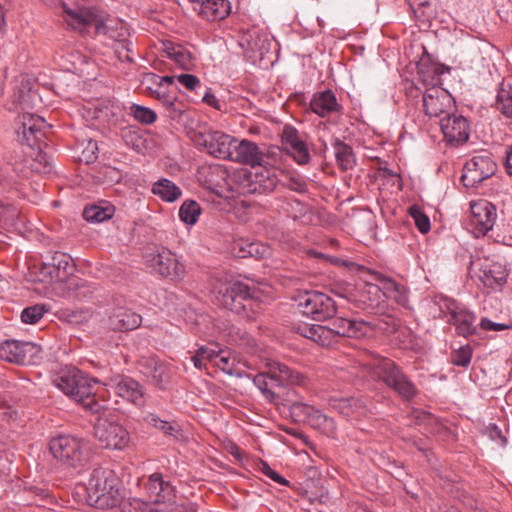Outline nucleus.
<instances>
[{"instance_id": "nucleus-1", "label": "nucleus", "mask_w": 512, "mask_h": 512, "mask_svg": "<svg viewBox=\"0 0 512 512\" xmlns=\"http://www.w3.org/2000/svg\"><path fill=\"white\" fill-rule=\"evenodd\" d=\"M63 8L65 21L72 29L85 32L88 28L94 27L97 34L106 35L118 43L115 49L120 56L122 54L121 50H125L127 53L124 58L127 61H133L128 54L131 51V43L127 41L129 31L123 21L110 17L95 8H69L65 3H63Z\"/></svg>"}, {"instance_id": "nucleus-2", "label": "nucleus", "mask_w": 512, "mask_h": 512, "mask_svg": "<svg viewBox=\"0 0 512 512\" xmlns=\"http://www.w3.org/2000/svg\"><path fill=\"white\" fill-rule=\"evenodd\" d=\"M54 384L64 394L81 403L90 413L99 417L105 414L106 401L99 402L96 399L99 380L87 376L77 368H70L60 372L54 379Z\"/></svg>"}, {"instance_id": "nucleus-3", "label": "nucleus", "mask_w": 512, "mask_h": 512, "mask_svg": "<svg viewBox=\"0 0 512 512\" xmlns=\"http://www.w3.org/2000/svg\"><path fill=\"white\" fill-rule=\"evenodd\" d=\"M368 323L363 320H352L335 317L329 326L302 323L295 328L301 336L321 346H329L337 336L360 338L367 332Z\"/></svg>"}, {"instance_id": "nucleus-4", "label": "nucleus", "mask_w": 512, "mask_h": 512, "mask_svg": "<svg viewBox=\"0 0 512 512\" xmlns=\"http://www.w3.org/2000/svg\"><path fill=\"white\" fill-rule=\"evenodd\" d=\"M87 500L97 509H112L121 504L124 491L116 474L106 468L94 469L88 479Z\"/></svg>"}, {"instance_id": "nucleus-5", "label": "nucleus", "mask_w": 512, "mask_h": 512, "mask_svg": "<svg viewBox=\"0 0 512 512\" xmlns=\"http://www.w3.org/2000/svg\"><path fill=\"white\" fill-rule=\"evenodd\" d=\"M306 381L303 374L279 362L270 364L267 372L259 373L253 377L254 385L271 403L278 402L281 398V391L285 387L291 385L305 386Z\"/></svg>"}, {"instance_id": "nucleus-6", "label": "nucleus", "mask_w": 512, "mask_h": 512, "mask_svg": "<svg viewBox=\"0 0 512 512\" xmlns=\"http://www.w3.org/2000/svg\"><path fill=\"white\" fill-rule=\"evenodd\" d=\"M52 456L66 467L85 465L90 457L89 442L73 435H58L49 442Z\"/></svg>"}, {"instance_id": "nucleus-7", "label": "nucleus", "mask_w": 512, "mask_h": 512, "mask_svg": "<svg viewBox=\"0 0 512 512\" xmlns=\"http://www.w3.org/2000/svg\"><path fill=\"white\" fill-rule=\"evenodd\" d=\"M254 285L239 280L217 281L213 286L216 302L234 313L240 314L246 309L245 301L257 297Z\"/></svg>"}, {"instance_id": "nucleus-8", "label": "nucleus", "mask_w": 512, "mask_h": 512, "mask_svg": "<svg viewBox=\"0 0 512 512\" xmlns=\"http://www.w3.org/2000/svg\"><path fill=\"white\" fill-rule=\"evenodd\" d=\"M373 375L393 389L404 400H410L417 394L415 384L390 359L379 358L372 364Z\"/></svg>"}, {"instance_id": "nucleus-9", "label": "nucleus", "mask_w": 512, "mask_h": 512, "mask_svg": "<svg viewBox=\"0 0 512 512\" xmlns=\"http://www.w3.org/2000/svg\"><path fill=\"white\" fill-rule=\"evenodd\" d=\"M235 179L244 194H269L279 184L276 173L262 166L242 168L235 174Z\"/></svg>"}, {"instance_id": "nucleus-10", "label": "nucleus", "mask_w": 512, "mask_h": 512, "mask_svg": "<svg viewBox=\"0 0 512 512\" xmlns=\"http://www.w3.org/2000/svg\"><path fill=\"white\" fill-rule=\"evenodd\" d=\"M146 265L155 273L174 281L182 280L185 276V265L178 259L176 254L167 248H158L146 252Z\"/></svg>"}, {"instance_id": "nucleus-11", "label": "nucleus", "mask_w": 512, "mask_h": 512, "mask_svg": "<svg viewBox=\"0 0 512 512\" xmlns=\"http://www.w3.org/2000/svg\"><path fill=\"white\" fill-rule=\"evenodd\" d=\"M497 171V165L488 152L473 156L463 167L461 181L467 188H474L484 180L492 177Z\"/></svg>"}, {"instance_id": "nucleus-12", "label": "nucleus", "mask_w": 512, "mask_h": 512, "mask_svg": "<svg viewBox=\"0 0 512 512\" xmlns=\"http://www.w3.org/2000/svg\"><path fill=\"white\" fill-rule=\"evenodd\" d=\"M298 306L304 315L317 321L332 319L337 312L334 300L318 291L306 292L300 297Z\"/></svg>"}, {"instance_id": "nucleus-13", "label": "nucleus", "mask_w": 512, "mask_h": 512, "mask_svg": "<svg viewBox=\"0 0 512 512\" xmlns=\"http://www.w3.org/2000/svg\"><path fill=\"white\" fill-rule=\"evenodd\" d=\"M94 436L104 448L122 450L128 446L130 436L120 424L98 418L94 425Z\"/></svg>"}, {"instance_id": "nucleus-14", "label": "nucleus", "mask_w": 512, "mask_h": 512, "mask_svg": "<svg viewBox=\"0 0 512 512\" xmlns=\"http://www.w3.org/2000/svg\"><path fill=\"white\" fill-rule=\"evenodd\" d=\"M114 394L123 400L135 405L143 407L146 403V392L143 385L132 377L125 375H116L111 377L107 383H104Z\"/></svg>"}, {"instance_id": "nucleus-15", "label": "nucleus", "mask_w": 512, "mask_h": 512, "mask_svg": "<svg viewBox=\"0 0 512 512\" xmlns=\"http://www.w3.org/2000/svg\"><path fill=\"white\" fill-rule=\"evenodd\" d=\"M234 137L221 131L205 129L195 136V142L199 146H203L209 154L220 159H230Z\"/></svg>"}, {"instance_id": "nucleus-16", "label": "nucleus", "mask_w": 512, "mask_h": 512, "mask_svg": "<svg viewBox=\"0 0 512 512\" xmlns=\"http://www.w3.org/2000/svg\"><path fill=\"white\" fill-rule=\"evenodd\" d=\"M17 134L22 133V142L26 143L29 147L33 148L40 144L46 135L47 130L50 129V125L46 121L35 114L29 112H23L17 117Z\"/></svg>"}, {"instance_id": "nucleus-17", "label": "nucleus", "mask_w": 512, "mask_h": 512, "mask_svg": "<svg viewBox=\"0 0 512 512\" xmlns=\"http://www.w3.org/2000/svg\"><path fill=\"white\" fill-rule=\"evenodd\" d=\"M422 101L424 112L429 117H445L454 107L451 94L434 84L425 90Z\"/></svg>"}, {"instance_id": "nucleus-18", "label": "nucleus", "mask_w": 512, "mask_h": 512, "mask_svg": "<svg viewBox=\"0 0 512 512\" xmlns=\"http://www.w3.org/2000/svg\"><path fill=\"white\" fill-rule=\"evenodd\" d=\"M440 127L444 139L450 144H462L466 142L470 134L468 120L455 113H449L440 119Z\"/></svg>"}, {"instance_id": "nucleus-19", "label": "nucleus", "mask_w": 512, "mask_h": 512, "mask_svg": "<svg viewBox=\"0 0 512 512\" xmlns=\"http://www.w3.org/2000/svg\"><path fill=\"white\" fill-rule=\"evenodd\" d=\"M281 140L289 154L299 165H305L310 161L307 144L295 127L285 125L281 133Z\"/></svg>"}, {"instance_id": "nucleus-20", "label": "nucleus", "mask_w": 512, "mask_h": 512, "mask_svg": "<svg viewBox=\"0 0 512 512\" xmlns=\"http://www.w3.org/2000/svg\"><path fill=\"white\" fill-rule=\"evenodd\" d=\"M445 308L449 315L448 321L456 327L457 333L467 337L476 333L474 322L476 317L471 312L461 307L454 300H447Z\"/></svg>"}, {"instance_id": "nucleus-21", "label": "nucleus", "mask_w": 512, "mask_h": 512, "mask_svg": "<svg viewBox=\"0 0 512 512\" xmlns=\"http://www.w3.org/2000/svg\"><path fill=\"white\" fill-rule=\"evenodd\" d=\"M264 159V153L258 145L250 140L235 139L230 161L250 165L252 168L261 166Z\"/></svg>"}, {"instance_id": "nucleus-22", "label": "nucleus", "mask_w": 512, "mask_h": 512, "mask_svg": "<svg viewBox=\"0 0 512 512\" xmlns=\"http://www.w3.org/2000/svg\"><path fill=\"white\" fill-rule=\"evenodd\" d=\"M471 214V224L481 235H485L493 228L497 218L496 207L484 200L471 204Z\"/></svg>"}, {"instance_id": "nucleus-23", "label": "nucleus", "mask_w": 512, "mask_h": 512, "mask_svg": "<svg viewBox=\"0 0 512 512\" xmlns=\"http://www.w3.org/2000/svg\"><path fill=\"white\" fill-rule=\"evenodd\" d=\"M143 488L152 504L167 505L166 501L173 497V487L169 481L163 479L161 473L151 474L145 480Z\"/></svg>"}, {"instance_id": "nucleus-24", "label": "nucleus", "mask_w": 512, "mask_h": 512, "mask_svg": "<svg viewBox=\"0 0 512 512\" xmlns=\"http://www.w3.org/2000/svg\"><path fill=\"white\" fill-rule=\"evenodd\" d=\"M35 352L36 346L32 342L6 340L0 343V359L7 362L25 364Z\"/></svg>"}, {"instance_id": "nucleus-25", "label": "nucleus", "mask_w": 512, "mask_h": 512, "mask_svg": "<svg viewBox=\"0 0 512 512\" xmlns=\"http://www.w3.org/2000/svg\"><path fill=\"white\" fill-rule=\"evenodd\" d=\"M508 275L506 265L492 262L480 267L478 277L484 286L495 288L503 286L507 282Z\"/></svg>"}, {"instance_id": "nucleus-26", "label": "nucleus", "mask_w": 512, "mask_h": 512, "mask_svg": "<svg viewBox=\"0 0 512 512\" xmlns=\"http://www.w3.org/2000/svg\"><path fill=\"white\" fill-rule=\"evenodd\" d=\"M311 110L319 117H327L342 110L334 92L330 89L315 93L310 101Z\"/></svg>"}, {"instance_id": "nucleus-27", "label": "nucleus", "mask_w": 512, "mask_h": 512, "mask_svg": "<svg viewBox=\"0 0 512 512\" xmlns=\"http://www.w3.org/2000/svg\"><path fill=\"white\" fill-rule=\"evenodd\" d=\"M142 317L126 308H117L109 317V327L115 331L127 332L141 325Z\"/></svg>"}, {"instance_id": "nucleus-28", "label": "nucleus", "mask_w": 512, "mask_h": 512, "mask_svg": "<svg viewBox=\"0 0 512 512\" xmlns=\"http://www.w3.org/2000/svg\"><path fill=\"white\" fill-rule=\"evenodd\" d=\"M174 80H176V76H159L155 73H147L144 75L142 83L156 84V89H153L152 86H148L151 95L161 100L164 105L173 106V98L167 94L166 88L171 85Z\"/></svg>"}, {"instance_id": "nucleus-29", "label": "nucleus", "mask_w": 512, "mask_h": 512, "mask_svg": "<svg viewBox=\"0 0 512 512\" xmlns=\"http://www.w3.org/2000/svg\"><path fill=\"white\" fill-rule=\"evenodd\" d=\"M13 102L22 110L30 109L34 106L37 94L32 90L31 83L25 77L16 80V86L12 95Z\"/></svg>"}, {"instance_id": "nucleus-30", "label": "nucleus", "mask_w": 512, "mask_h": 512, "mask_svg": "<svg viewBox=\"0 0 512 512\" xmlns=\"http://www.w3.org/2000/svg\"><path fill=\"white\" fill-rule=\"evenodd\" d=\"M200 4V14L209 21L224 19L231 11L227 0H202Z\"/></svg>"}, {"instance_id": "nucleus-31", "label": "nucleus", "mask_w": 512, "mask_h": 512, "mask_svg": "<svg viewBox=\"0 0 512 512\" xmlns=\"http://www.w3.org/2000/svg\"><path fill=\"white\" fill-rule=\"evenodd\" d=\"M96 288L83 279H70L66 284L65 295L68 299L86 301L92 298Z\"/></svg>"}, {"instance_id": "nucleus-32", "label": "nucleus", "mask_w": 512, "mask_h": 512, "mask_svg": "<svg viewBox=\"0 0 512 512\" xmlns=\"http://www.w3.org/2000/svg\"><path fill=\"white\" fill-rule=\"evenodd\" d=\"M146 375L150 377L153 383L161 389H164L170 380V369L164 363L151 358L146 361Z\"/></svg>"}, {"instance_id": "nucleus-33", "label": "nucleus", "mask_w": 512, "mask_h": 512, "mask_svg": "<svg viewBox=\"0 0 512 512\" xmlns=\"http://www.w3.org/2000/svg\"><path fill=\"white\" fill-rule=\"evenodd\" d=\"M164 51L167 56L175 62L181 69L190 70L194 66L192 54L181 44L172 42L164 44Z\"/></svg>"}, {"instance_id": "nucleus-34", "label": "nucleus", "mask_w": 512, "mask_h": 512, "mask_svg": "<svg viewBox=\"0 0 512 512\" xmlns=\"http://www.w3.org/2000/svg\"><path fill=\"white\" fill-rule=\"evenodd\" d=\"M332 147L338 167L342 171L351 170L356 164L352 147L338 138L334 139Z\"/></svg>"}, {"instance_id": "nucleus-35", "label": "nucleus", "mask_w": 512, "mask_h": 512, "mask_svg": "<svg viewBox=\"0 0 512 512\" xmlns=\"http://www.w3.org/2000/svg\"><path fill=\"white\" fill-rule=\"evenodd\" d=\"M152 193L166 202H173L182 194L181 189L166 178L159 179L153 184Z\"/></svg>"}, {"instance_id": "nucleus-36", "label": "nucleus", "mask_w": 512, "mask_h": 512, "mask_svg": "<svg viewBox=\"0 0 512 512\" xmlns=\"http://www.w3.org/2000/svg\"><path fill=\"white\" fill-rule=\"evenodd\" d=\"M114 212V206L104 202L86 207L83 211V217L87 222L100 223L112 218Z\"/></svg>"}, {"instance_id": "nucleus-37", "label": "nucleus", "mask_w": 512, "mask_h": 512, "mask_svg": "<svg viewBox=\"0 0 512 512\" xmlns=\"http://www.w3.org/2000/svg\"><path fill=\"white\" fill-rule=\"evenodd\" d=\"M374 279L378 281V284L367 283L365 287L367 293L373 294L376 297H379L380 293H382L386 298H389L398 289V283L391 278L375 273Z\"/></svg>"}, {"instance_id": "nucleus-38", "label": "nucleus", "mask_w": 512, "mask_h": 512, "mask_svg": "<svg viewBox=\"0 0 512 512\" xmlns=\"http://www.w3.org/2000/svg\"><path fill=\"white\" fill-rule=\"evenodd\" d=\"M120 505L122 512H171L168 505L152 504L137 498Z\"/></svg>"}, {"instance_id": "nucleus-39", "label": "nucleus", "mask_w": 512, "mask_h": 512, "mask_svg": "<svg viewBox=\"0 0 512 512\" xmlns=\"http://www.w3.org/2000/svg\"><path fill=\"white\" fill-rule=\"evenodd\" d=\"M142 419L145 423L157 428L165 435L172 436L174 438H178V434L180 432L179 426L172 422H168L165 420H161L156 414L147 412L142 416Z\"/></svg>"}, {"instance_id": "nucleus-40", "label": "nucleus", "mask_w": 512, "mask_h": 512, "mask_svg": "<svg viewBox=\"0 0 512 512\" xmlns=\"http://www.w3.org/2000/svg\"><path fill=\"white\" fill-rule=\"evenodd\" d=\"M333 408L347 417L360 415L364 409L360 400L355 398H342L331 402Z\"/></svg>"}, {"instance_id": "nucleus-41", "label": "nucleus", "mask_w": 512, "mask_h": 512, "mask_svg": "<svg viewBox=\"0 0 512 512\" xmlns=\"http://www.w3.org/2000/svg\"><path fill=\"white\" fill-rule=\"evenodd\" d=\"M310 426L320 430L322 433L329 437H333L336 432V424L334 419L323 414L318 409H316L315 415L310 420Z\"/></svg>"}, {"instance_id": "nucleus-42", "label": "nucleus", "mask_w": 512, "mask_h": 512, "mask_svg": "<svg viewBox=\"0 0 512 512\" xmlns=\"http://www.w3.org/2000/svg\"><path fill=\"white\" fill-rule=\"evenodd\" d=\"M201 213L200 205L194 200H185L179 208V218L187 225H194Z\"/></svg>"}, {"instance_id": "nucleus-43", "label": "nucleus", "mask_w": 512, "mask_h": 512, "mask_svg": "<svg viewBox=\"0 0 512 512\" xmlns=\"http://www.w3.org/2000/svg\"><path fill=\"white\" fill-rule=\"evenodd\" d=\"M495 108L505 115L512 118V87L502 86L497 93Z\"/></svg>"}, {"instance_id": "nucleus-44", "label": "nucleus", "mask_w": 512, "mask_h": 512, "mask_svg": "<svg viewBox=\"0 0 512 512\" xmlns=\"http://www.w3.org/2000/svg\"><path fill=\"white\" fill-rule=\"evenodd\" d=\"M51 265L57 269L59 278H64L74 271L73 259L61 252H56L52 257Z\"/></svg>"}, {"instance_id": "nucleus-45", "label": "nucleus", "mask_w": 512, "mask_h": 512, "mask_svg": "<svg viewBox=\"0 0 512 512\" xmlns=\"http://www.w3.org/2000/svg\"><path fill=\"white\" fill-rule=\"evenodd\" d=\"M290 412L296 421L305 422L310 425V420L315 415L316 408L306 403L297 401L291 404Z\"/></svg>"}, {"instance_id": "nucleus-46", "label": "nucleus", "mask_w": 512, "mask_h": 512, "mask_svg": "<svg viewBox=\"0 0 512 512\" xmlns=\"http://www.w3.org/2000/svg\"><path fill=\"white\" fill-rule=\"evenodd\" d=\"M240 257H255V258H266L270 256L271 249L269 246L258 243L251 242L245 243V246H240Z\"/></svg>"}, {"instance_id": "nucleus-47", "label": "nucleus", "mask_w": 512, "mask_h": 512, "mask_svg": "<svg viewBox=\"0 0 512 512\" xmlns=\"http://www.w3.org/2000/svg\"><path fill=\"white\" fill-rule=\"evenodd\" d=\"M48 311L46 305L36 304L26 307L21 312V320L26 324H36Z\"/></svg>"}, {"instance_id": "nucleus-48", "label": "nucleus", "mask_w": 512, "mask_h": 512, "mask_svg": "<svg viewBox=\"0 0 512 512\" xmlns=\"http://www.w3.org/2000/svg\"><path fill=\"white\" fill-rule=\"evenodd\" d=\"M409 214L413 218L416 227L418 228V230L421 233L425 234V233L429 232L430 227H431L430 220H429L428 216L422 211V209L419 206H417V205L411 206L409 208Z\"/></svg>"}, {"instance_id": "nucleus-49", "label": "nucleus", "mask_w": 512, "mask_h": 512, "mask_svg": "<svg viewBox=\"0 0 512 512\" xmlns=\"http://www.w3.org/2000/svg\"><path fill=\"white\" fill-rule=\"evenodd\" d=\"M130 110L131 115L142 124H152L157 118L153 110L141 105L134 104Z\"/></svg>"}, {"instance_id": "nucleus-50", "label": "nucleus", "mask_w": 512, "mask_h": 512, "mask_svg": "<svg viewBox=\"0 0 512 512\" xmlns=\"http://www.w3.org/2000/svg\"><path fill=\"white\" fill-rule=\"evenodd\" d=\"M472 358V348L469 345L461 346L451 355V362L460 367H467Z\"/></svg>"}, {"instance_id": "nucleus-51", "label": "nucleus", "mask_w": 512, "mask_h": 512, "mask_svg": "<svg viewBox=\"0 0 512 512\" xmlns=\"http://www.w3.org/2000/svg\"><path fill=\"white\" fill-rule=\"evenodd\" d=\"M284 209L288 216L294 220L304 217L308 212L307 206L297 199L288 200Z\"/></svg>"}, {"instance_id": "nucleus-52", "label": "nucleus", "mask_w": 512, "mask_h": 512, "mask_svg": "<svg viewBox=\"0 0 512 512\" xmlns=\"http://www.w3.org/2000/svg\"><path fill=\"white\" fill-rule=\"evenodd\" d=\"M258 470L263 473L265 476H267L268 478H270L271 480H273L274 482L280 484V485H284V486H288L289 485V481L287 479H285L283 476H281L280 474H278L276 471H274L266 462L264 461H261L258 465Z\"/></svg>"}, {"instance_id": "nucleus-53", "label": "nucleus", "mask_w": 512, "mask_h": 512, "mask_svg": "<svg viewBox=\"0 0 512 512\" xmlns=\"http://www.w3.org/2000/svg\"><path fill=\"white\" fill-rule=\"evenodd\" d=\"M176 80L189 91H195L198 87H200L199 78L192 74L182 73L176 75Z\"/></svg>"}, {"instance_id": "nucleus-54", "label": "nucleus", "mask_w": 512, "mask_h": 512, "mask_svg": "<svg viewBox=\"0 0 512 512\" xmlns=\"http://www.w3.org/2000/svg\"><path fill=\"white\" fill-rule=\"evenodd\" d=\"M409 5L417 18L425 20L429 17L430 14L426 12V9L430 8L429 1H422L415 4L414 2L409 0Z\"/></svg>"}, {"instance_id": "nucleus-55", "label": "nucleus", "mask_w": 512, "mask_h": 512, "mask_svg": "<svg viewBox=\"0 0 512 512\" xmlns=\"http://www.w3.org/2000/svg\"><path fill=\"white\" fill-rule=\"evenodd\" d=\"M215 364L219 369L228 375L240 376L239 373L234 371L233 363H231L229 357L221 356L218 354V357L215 359Z\"/></svg>"}, {"instance_id": "nucleus-56", "label": "nucleus", "mask_w": 512, "mask_h": 512, "mask_svg": "<svg viewBox=\"0 0 512 512\" xmlns=\"http://www.w3.org/2000/svg\"><path fill=\"white\" fill-rule=\"evenodd\" d=\"M389 299H392L398 304L406 307L409 302L407 289L404 286L398 284V289H396V291L390 295Z\"/></svg>"}, {"instance_id": "nucleus-57", "label": "nucleus", "mask_w": 512, "mask_h": 512, "mask_svg": "<svg viewBox=\"0 0 512 512\" xmlns=\"http://www.w3.org/2000/svg\"><path fill=\"white\" fill-rule=\"evenodd\" d=\"M286 188L289 190L298 192V193H305L307 191V185L303 180L296 179V178H289L287 182L283 184Z\"/></svg>"}, {"instance_id": "nucleus-58", "label": "nucleus", "mask_w": 512, "mask_h": 512, "mask_svg": "<svg viewBox=\"0 0 512 512\" xmlns=\"http://www.w3.org/2000/svg\"><path fill=\"white\" fill-rule=\"evenodd\" d=\"M488 430H489V436L492 440L494 441H498L499 444L502 446V447H505L508 443V440L507 438L502 434V431L501 429L495 425V424H492L488 427Z\"/></svg>"}, {"instance_id": "nucleus-59", "label": "nucleus", "mask_w": 512, "mask_h": 512, "mask_svg": "<svg viewBox=\"0 0 512 512\" xmlns=\"http://www.w3.org/2000/svg\"><path fill=\"white\" fill-rule=\"evenodd\" d=\"M480 327L487 331H502L510 328L509 325L503 323H496L487 318H482L480 321Z\"/></svg>"}, {"instance_id": "nucleus-60", "label": "nucleus", "mask_w": 512, "mask_h": 512, "mask_svg": "<svg viewBox=\"0 0 512 512\" xmlns=\"http://www.w3.org/2000/svg\"><path fill=\"white\" fill-rule=\"evenodd\" d=\"M200 354V357L204 358L205 360H209V361H212L218 357V352H216L215 350L213 349H210L208 347H204V346H201L198 350H197Z\"/></svg>"}, {"instance_id": "nucleus-61", "label": "nucleus", "mask_w": 512, "mask_h": 512, "mask_svg": "<svg viewBox=\"0 0 512 512\" xmlns=\"http://www.w3.org/2000/svg\"><path fill=\"white\" fill-rule=\"evenodd\" d=\"M15 215V210L10 205L0 204V221L8 220Z\"/></svg>"}, {"instance_id": "nucleus-62", "label": "nucleus", "mask_w": 512, "mask_h": 512, "mask_svg": "<svg viewBox=\"0 0 512 512\" xmlns=\"http://www.w3.org/2000/svg\"><path fill=\"white\" fill-rule=\"evenodd\" d=\"M10 472V463L6 457L0 456V476Z\"/></svg>"}, {"instance_id": "nucleus-63", "label": "nucleus", "mask_w": 512, "mask_h": 512, "mask_svg": "<svg viewBox=\"0 0 512 512\" xmlns=\"http://www.w3.org/2000/svg\"><path fill=\"white\" fill-rule=\"evenodd\" d=\"M505 167L507 173L512 175V147L506 152Z\"/></svg>"}, {"instance_id": "nucleus-64", "label": "nucleus", "mask_w": 512, "mask_h": 512, "mask_svg": "<svg viewBox=\"0 0 512 512\" xmlns=\"http://www.w3.org/2000/svg\"><path fill=\"white\" fill-rule=\"evenodd\" d=\"M195 367H197L198 369H202L205 365V359L200 357V354L198 351H196V354L191 358Z\"/></svg>"}]
</instances>
